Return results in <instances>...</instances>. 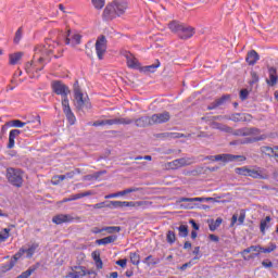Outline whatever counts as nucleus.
Here are the masks:
<instances>
[{
	"mask_svg": "<svg viewBox=\"0 0 278 278\" xmlns=\"http://www.w3.org/2000/svg\"><path fill=\"white\" fill-rule=\"evenodd\" d=\"M150 119L152 125H163L164 123H168V121H170V113L168 111L156 113L150 116Z\"/></svg>",
	"mask_w": 278,
	"mask_h": 278,
	"instance_id": "11",
	"label": "nucleus"
},
{
	"mask_svg": "<svg viewBox=\"0 0 278 278\" xmlns=\"http://www.w3.org/2000/svg\"><path fill=\"white\" fill-rule=\"evenodd\" d=\"M124 58H126V64L128 68L140 71V62L138 61V59H136V56H134V54H131L130 52H126L124 54Z\"/></svg>",
	"mask_w": 278,
	"mask_h": 278,
	"instance_id": "17",
	"label": "nucleus"
},
{
	"mask_svg": "<svg viewBox=\"0 0 278 278\" xmlns=\"http://www.w3.org/2000/svg\"><path fill=\"white\" fill-rule=\"evenodd\" d=\"M111 207H123V201H110Z\"/></svg>",
	"mask_w": 278,
	"mask_h": 278,
	"instance_id": "58",
	"label": "nucleus"
},
{
	"mask_svg": "<svg viewBox=\"0 0 278 278\" xmlns=\"http://www.w3.org/2000/svg\"><path fill=\"white\" fill-rule=\"evenodd\" d=\"M186 24L179 22V21H172L168 23V29L173 31V34H177L179 36L181 34V29H184V26Z\"/></svg>",
	"mask_w": 278,
	"mask_h": 278,
	"instance_id": "24",
	"label": "nucleus"
},
{
	"mask_svg": "<svg viewBox=\"0 0 278 278\" xmlns=\"http://www.w3.org/2000/svg\"><path fill=\"white\" fill-rule=\"evenodd\" d=\"M135 125H136V127H149L153 124L151 123V116L150 117L143 116V117L137 118L135 121Z\"/></svg>",
	"mask_w": 278,
	"mask_h": 278,
	"instance_id": "32",
	"label": "nucleus"
},
{
	"mask_svg": "<svg viewBox=\"0 0 278 278\" xmlns=\"http://www.w3.org/2000/svg\"><path fill=\"white\" fill-rule=\"evenodd\" d=\"M51 88L54 94L62 97V101H68L71 89L68 88V86H66V84H64L62 80H53L51 83Z\"/></svg>",
	"mask_w": 278,
	"mask_h": 278,
	"instance_id": "4",
	"label": "nucleus"
},
{
	"mask_svg": "<svg viewBox=\"0 0 278 278\" xmlns=\"http://www.w3.org/2000/svg\"><path fill=\"white\" fill-rule=\"evenodd\" d=\"M16 262H18V258H16V255L14 254L13 258L9 263L0 265V271L9 273V270H12L14 266H16Z\"/></svg>",
	"mask_w": 278,
	"mask_h": 278,
	"instance_id": "28",
	"label": "nucleus"
},
{
	"mask_svg": "<svg viewBox=\"0 0 278 278\" xmlns=\"http://www.w3.org/2000/svg\"><path fill=\"white\" fill-rule=\"evenodd\" d=\"M252 77V84H257L260 81V76L257 75V72H251Z\"/></svg>",
	"mask_w": 278,
	"mask_h": 278,
	"instance_id": "60",
	"label": "nucleus"
},
{
	"mask_svg": "<svg viewBox=\"0 0 278 278\" xmlns=\"http://www.w3.org/2000/svg\"><path fill=\"white\" fill-rule=\"evenodd\" d=\"M67 37L65 38V45H71L72 47H77V45H81V35L67 30Z\"/></svg>",
	"mask_w": 278,
	"mask_h": 278,
	"instance_id": "18",
	"label": "nucleus"
},
{
	"mask_svg": "<svg viewBox=\"0 0 278 278\" xmlns=\"http://www.w3.org/2000/svg\"><path fill=\"white\" fill-rule=\"evenodd\" d=\"M11 127H17L18 129L29 125V122H22L21 119H13L10 122Z\"/></svg>",
	"mask_w": 278,
	"mask_h": 278,
	"instance_id": "46",
	"label": "nucleus"
},
{
	"mask_svg": "<svg viewBox=\"0 0 278 278\" xmlns=\"http://www.w3.org/2000/svg\"><path fill=\"white\" fill-rule=\"evenodd\" d=\"M268 78L266 79L267 86L271 88L277 86L278 84V75H277V67L268 66L267 67Z\"/></svg>",
	"mask_w": 278,
	"mask_h": 278,
	"instance_id": "16",
	"label": "nucleus"
},
{
	"mask_svg": "<svg viewBox=\"0 0 278 278\" xmlns=\"http://www.w3.org/2000/svg\"><path fill=\"white\" fill-rule=\"evenodd\" d=\"M21 38H23V27H20L15 33V37H14L15 45H18L21 42Z\"/></svg>",
	"mask_w": 278,
	"mask_h": 278,
	"instance_id": "52",
	"label": "nucleus"
},
{
	"mask_svg": "<svg viewBox=\"0 0 278 278\" xmlns=\"http://www.w3.org/2000/svg\"><path fill=\"white\" fill-rule=\"evenodd\" d=\"M51 53H53V46L51 43L39 45L35 48L34 60L37 62H49Z\"/></svg>",
	"mask_w": 278,
	"mask_h": 278,
	"instance_id": "3",
	"label": "nucleus"
},
{
	"mask_svg": "<svg viewBox=\"0 0 278 278\" xmlns=\"http://www.w3.org/2000/svg\"><path fill=\"white\" fill-rule=\"evenodd\" d=\"M116 264L117 266H121V268H125L127 266V260L126 258L118 260Z\"/></svg>",
	"mask_w": 278,
	"mask_h": 278,
	"instance_id": "62",
	"label": "nucleus"
},
{
	"mask_svg": "<svg viewBox=\"0 0 278 278\" xmlns=\"http://www.w3.org/2000/svg\"><path fill=\"white\" fill-rule=\"evenodd\" d=\"M228 121H232L233 123H242L243 121H247V115L240 114V113H233L228 118Z\"/></svg>",
	"mask_w": 278,
	"mask_h": 278,
	"instance_id": "38",
	"label": "nucleus"
},
{
	"mask_svg": "<svg viewBox=\"0 0 278 278\" xmlns=\"http://www.w3.org/2000/svg\"><path fill=\"white\" fill-rule=\"evenodd\" d=\"M54 225H64V223H81V217L71 214H59L52 218Z\"/></svg>",
	"mask_w": 278,
	"mask_h": 278,
	"instance_id": "8",
	"label": "nucleus"
},
{
	"mask_svg": "<svg viewBox=\"0 0 278 278\" xmlns=\"http://www.w3.org/2000/svg\"><path fill=\"white\" fill-rule=\"evenodd\" d=\"M131 192H140V188H128L123 191H118L117 193H111L109 195H105L104 199H116L118 197H125V194H131Z\"/></svg>",
	"mask_w": 278,
	"mask_h": 278,
	"instance_id": "22",
	"label": "nucleus"
},
{
	"mask_svg": "<svg viewBox=\"0 0 278 278\" xmlns=\"http://www.w3.org/2000/svg\"><path fill=\"white\" fill-rule=\"evenodd\" d=\"M192 164V159L190 157H181L176 159L172 162L166 163V168L168 170H179V168H184V166H190Z\"/></svg>",
	"mask_w": 278,
	"mask_h": 278,
	"instance_id": "6",
	"label": "nucleus"
},
{
	"mask_svg": "<svg viewBox=\"0 0 278 278\" xmlns=\"http://www.w3.org/2000/svg\"><path fill=\"white\" fill-rule=\"evenodd\" d=\"M211 127H212V129H218L219 131H224L225 134H231L232 132L231 127H229L227 125H224V124H220L218 122H212Z\"/></svg>",
	"mask_w": 278,
	"mask_h": 278,
	"instance_id": "30",
	"label": "nucleus"
},
{
	"mask_svg": "<svg viewBox=\"0 0 278 278\" xmlns=\"http://www.w3.org/2000/svg\"><path fill=\"white\" fill-rule=\"evenodd\" d=\"M90 194H92V192H90V191H87V192H84V193H76L74 195H71L68 198V201H77L79 199H84V197H90Z\"/></svg>",
	"mask_w": 278,
	"mask_h": 278,
	"instance_id": "45",
	"label": "nucleus"
},
{
	"mask_svg": "<svg viewBox=\"0 0 278 278\" xmlns=\"http://www.w3.org/2000/svg\"><path fill=\"white\" fill-rule=\"evenodd\" d=\"M248 177H252V179H268V174L262 167H257L256 169H250Z\"/></svg>",
	"mask_w": 278,
	"mask_h": 278,
	"instance_id": "21",
	"label": "nucleus"
},
{
	"mask_svg": "<svg viewBox=\"0 0 278 278\" xmlns=\"http://www.w3.org/2000/svg\"><path fill=\"white\" fill-rule=\"evenodd\" d=\"M166 240H167V242H168L169 244H174L175 240H177V237H176V235H175V231L169 230V231L167 232Z\"/></svg>",
	"mask_w": 278,
	"mask_h": 278,
	"instance_id": "50",
	"label": "nucleus"
},
{
	"mask_svg": "<svg viewBox=\"0 0 278 278\" xmlns=\"http://www.w3.org/2000/svg\"><path fill=\"white\" fill-rule=\"evenodd\" d=\"M258 60H260V54L257 53V51L251 50L250 52H248V56L245 59V62L250 66H255V64H257Z\"/></svg>",
	"mask_w": 278,
	"mask_h": 278,
	"instance_id": "25",
	"label": "nucleus"
},
{
	"mask_svg": "<svg viewBox=\"0 0 278 278\" xmlns=\"http://www.w3.org/2000/svg\"><path fill=\"white\" fill-rule=\"evenodd\" d=\"M91 3L96 10H103L105 8V0H91Z\"/></svg>",
	"mask_w": 278,
	"mask_h": 278,
	"instance_id": "48",
	"label": "nucleus"
},
{
	"mask_svg": "<svg viewBox=\"0 0 278 278\" xmlns=\"http://www.w3.org/2000/svg\"><path fill=\"white\" fill-rule=\"evenodd\" d=\"M10 238V228H4L2 231H0V243L5 242Z\"/></svg>",
	"mask_w": 278,
	"mask_h": 278,
	"instance_id": "49",
	"label": "nucleus"
},
{
	"mask_svg": "<svg viewBox=\"0 0 278 278\" xmlns=\"http://www.w3.org/2000/svg\"><path fill=\"white\" fill-rule=\"evenodd\" d=\"M129 257L134 266H138V264H140V254H138L137 252H130Z\"/></svg>",
	"mask_w": 278,
	"mask_h": 278,
	"instance_id": "47",
	"label": "nucleus"
},
{
	"mask_svg": "<svg viewBox=\"0 0 278 278\" xmlns=\"http://www.w3.org/2000/svg\"><path fill=\"white\" fill-rule=\"evenodd\" d=\"M240 99H241V101H247V99H249V90L248 89H242L240 91Z\"/></svg>",
	"mask_w": 278,
	"mask_h": 278,
	"instance_id": "56",
	"label": "nucleus"
},
{
	"mask_svg": "<svg viewBox=\"0 0 278 278\" xmlns=\"http://www.w3.org/2000/svg\"><path fill=\"white\" fill-rule=\"evenodd\" d=\"M127 1L125 0H114L112 3H109L103 11V18L105 21H112L116 16H123L127 12Z\"/></svg>",
	"mask_w": 278,
	"mask_h": 278,
	"instance_id": "1",
	"label": "nucleus"
},
{
	"mask_svg": "<svg viewBox=\"0 0 278 278\" xmlns=\"http://www.w3.org/2000/svg\"><path fill=\"white\" fill-rule=\"evenodd\" d=\"M245 218H247V214L245 213H241L239 215V217H238L237 214L232 215L230 227H233L237 223H239V225H244Z\"/></svg>",
	"mask_w": 278,
	"mask_h": 278,
	"instance_id": "33",
	"label": "nucleus"
},
{
	"mask_svg": "<svg viewBox=\"0 0 278 278\" xmlns=\"http://www.w3.org/2000/svg\"><path fill=\"white\" fill-rule=\"evenodd\" d=\"M108 51V39L104 35L98 37L96 41V53L99 60H103L105 52Z\"/></svg>",
	"mask_w": 278,
	"mask_h": 278,
	"instance_id": "9",
	"label": "nucleus"
},
{
	"mask_svg": "<svg viewBox=\"0 0 278 278\" xmlns=\"http://www.w3.org/2000/svg\"><path fill=\"white\" fill-rule=\"evenodd\" d=\"M137 205L135 207L137 210H149L153 205V202L151 201H136Z\"/></svg>",
	"mask_w": 278,
	"mask_h": 278,
	"instance_id": "39",
	"label": "nucleus"
},
{
	"mask_svg": "<svg viewBox=\"0 0 278 278\" xmlns=\"http://www.w3.org/2000/svg\"><path fill=\"white\" fill-rule=\"evenodd\" d=\"M62 181H64V176L62 175H56L54 177H52V186H60V184H62Z\"/></svg>",
	"mask_w": 278,
	"mask_h": 278,
	"instance_id": "51",
	"label": "nucleus"
},
{
	"mask_svg": "<svg viewBox=\"0 0 278 278\" xmlns=\"http://www.w3.org/2000/svg\"><path fill=\"white\" fill-rule=\"evenodd\" d=\"M23 175H25L23 169L8 167L5 178L11 186H14V188H23Z\"/></svg>",
	"mask_w": 278,
	"mask_h": 278,
	"instance_id": "2",
	"label": "nucleus"
},
{
	"mask_svg": "<svg viewBox=\"0 0 278 278\" xmlns=\"http://www.w3.org/2000/svg\"><path fill=\"white\" fill-rule=\"evenodd\" d=\"M61 105L68 125H75V123H77V117L75 116V113H73V110H71V102L68 100H62Z\"/></svg>",
	"mask_w": 278,
	"mask_h": 278,
	"instance_id": "10",
	"label": "nucleus"
},
{
	"mask_svg": "<svg viewBox=\"0 0 278 278\" xmlns=\"http://www.w3.org/2000/svg\"><path fill=\"white\" fill-rule=\"evenodd\" d=\"M247 254L248 253H244V251L241 252V255H242L244 262H249L250 260H253V258L257 257V255H260V254H252V255L247 256Z\"/></svg>",
	"mask_w": 278,
	"mask_h": 278,
	"instance_id": "57",
	"label": "nucleus"
},
{
	"mask_svg": "<svg viewBox=\"0 0 278 278\" xmlns=\"http://www.w3.org/2000/svg\"><path fill=\"white\" fill-rule=\"evenodd\" d=\"M207 160H214L215 162H236V160H240V162H247V156L243 155H233V154H218L215 156H208Z\"/></svg>",
	"mask_w": 278,
	"mask_h": 278,
	"instance_id": "7",
	"label": "nucleus"
},
{
	"mask_svg": "<svg viewBox=\"0 0 278 278\" xmlns=\"http://www.w3.org/2000/svg\"><path fill=\"white\" fill-rule=\"evenodd\" d=\"M38 243H33L28 249H20L17 253H15V260H21L23 255L26 253V257L29 260L34 257V253H36V250L38 249Z\"/></svg>",
	"mask_w": 278,
	"mask_h": 278,
	"instance_id": "13",
	"label": "nucleus"
},
{
	"mask_svg": "<svg viewBox=\"0 0 278 278\" xmlns=\"http://www.w3.org/2000/svg\"><path fill=\"white\" fill-rule=\"evenodd\" d=\"M270 220H273L270 216H266L264 219L261 220L260 230H261V233H263V236H266V229H268V225H270Z\"/></svg>",
	"mask_w": 278,
	"mask_h": 278,
	"instance_id": "35",
	"label": "nucleus"
},
{
	"mask_svg": "<svg viewBox=\"0 0 278 278\" xmlns=\"http://www.w3.org/2000/svg\"><path fill=\"white\" fill-rule=\"evenodd\" d=\"M21 136V130L12 129L9 134V143L7 146L8 149H14L15 140Z\"/></svg>",
	"mask_w": 278,
	"mask_h": 278,
	"instance_id": "27",
	"label": "nucleus"
},
{
	"mask_svg": "<svg viewBox=\"0 0 278 278\" xmlns=\"http://www.w3.org/2000/svg\"><path fill=\"white\" fill-rule=\"evenodd\" d=\"M203 201H212V198H180L178 203H203Z\"/></svg>",
	"mask_w": 278,
	"mask_h": 278,
	"instance_id": "31",
	"label": "nucleus"
},
{
	"mask_svg": "<svg viewBox=\"0 0 278 278\" xmlns=\"http://www.w3.org/2000/svg\"><path fill=\"white\" fill-rule=\"evenodd\" d=\"M88 125H91V127H105V119L96 121L93 123H89Z\"/></svg>",
	"mask_w": 278,
	"mask_h": 278,
	"instance_id": "54",
	"label": "nucleus"
},
{
	"mask_svg": "<svg viewBox=\"0 0 278 278\" xmlns=\"http://www.w3.org/2000/svg\"><path fill=\"white\" fill-rule=\"evenodd\" d=\"M250 170L251 169L249 167L243 166V167H237L235 169V173H237V175H242L243 177H249Z\"/></svg>",
	"mask_w": 278,
	"mask_h": 278,
	"instance_id": "43",
	"label": "nucleus"
},
{
	"mask_svg": "<svg viewBox=\"0 0 278 278\" xmlns=\"http://www.w3.org/2000/svg\"><path fill=\"white\" fill-rule=\"evenodd\" d=\"M160 68V60H156V64L147 65L140 68L141 73H155Z\"/></svg>",
	"mask_w": 278,
	"mask_h": 278,
	"instance_id": "36",
	"label": "nucleus"
},
{
	"mask_svg": "<svg viewBox=\"0 0 278 278\" xmlns=\"http://www.w3.org/2000/svg\"><path fill=\"white\" fill-rule=\"evenodd\" d=\"M91 207L93 210H103V207H112V205L106 204L105 202H100V203L93 204Z\"/></svg>",
	"mask_w": 278,
	"mask_h": 278,
	"instance_id": "53",
	"label": "nucleus"
},
{
	"mask_svg": "<svg viewBox=\"0 0 278 278\" xmlns=\"http://www.w3.org/2000/svg\"><path fill=\"white\" fill-rule=\"evenodd\" d=\"M116 240H118V236L116 235H111L109 237H104L102 239H98L96 241V244H98L99 247H105L106 244H112L114 243Z\"/></svg>",
	"mask_w": 278,
	"mask_h": 278,
	"instance_id": "26",
	"label": "nucleus"
},
{
	"mask_svg": "<svg viewBox=\"0 0 278 278\" xmlns=\"http://www.w3.org/2000/svg\"><path fill=\"white\" fill-rule=\"evenodd\" d=\"M74 99H75L76 110H84V109L90 110V108H92L90 100L84 97V93L79 88L74 89Z\"/></svg>",
	"mask_w": 278,
	"mask_h": 278,
	"instance_id": "5",
	"label": "nucleus"
},
{
	"mask_svg": "<svg viewBox=\"0 0 278 278\" xmlns=\"http://www.w3.org/2000/svg\"><path fill=\"white\" fill-rule=\"evenodd\" d=\"M229 99H231L230 94H224L222 98L215 100L214 102H212L208 106L207 110H216V108H220V105H225L227 103V101H229Z\"/></svg>",
	"mask_w": 278,
	"mask_h": 278,
	"instance_id": "23",
	"label": "nucleus"
},
{
	"mask_svg": "<svg viewBox=\"0 0 278 278\" xmlns=\"http://www.w3.org/2000/svg\"><path fill=\"white\" fill-rule=\"evenodd\" d=\"M223 225V218H217L215 220H212L208 225L211 231H216L217 227H220Z\"/></svg>",
	"mask_w": 278,
	"mask_h": 278,
	"instance_id": "40",
	"label": "nucleus"
},
{
	"mask_svg": "<svg viewBox=\"0 0 278 278\" xmlns=\"http://www.w3.org/2000/svg\"><path fill=\"white\" fill-rule=\"evenodd\" d=\"M192 36H194V28L186 24L180 30V34H178V38H180V40H188L189 38H192Z\"/></svg>",
	"mask_w": 278,
	"mask_h": 278,
	"instance_id": "20",
	"label": "nucleus"
},
{
	"mask_svg": "<svg viewBox=\"0 0 278 278\" xmlns=\"http://www.w3.org/2000/svg\"><path fill=\"white\" fill-rule=\"evenodd\" d=\"M277 249V244L275 243H269L268 248H262L261 245H251L248 249L243 250V253H251V252H257L260 251L261 253H273Z\"/></svg>",
	"mask_w": 278,
	"mask_h": 278,
	"instance_id": "14",
	"label": "nucleus"
},
{
	"mask_svg": "<svg viewBox=\"0 0 278 278\" xmlns=\"http://www.w3.org/2000/svg\"><path fill=\"white\" fill-rule=\"evenodd\" d=\"M278 151V146L270 148L268 146H263L261 147V153H263V155H267V157H275V153H277Z\"/></svg>",
	"mask_w": 278,
	"mask_h": 278,
	"instance_id": "29",
	"label": "nucleus"
},
{
	"mask_svg": "<svg viewBox=\"0 0 278 278\" xmlns=\"http://www.w3.org/2000/svg\"><path fill=\"white\" fill-rule=\"evenodd\" d=\"M134 123V119L119 117V118H113V119H104V126L109 125H131Z\"/></svg>",
	"mask_w": 278,
	"mask_h": 278,
	"instance_id": "19",
	"label": "nucleus"
},
{
	"mask_svg": "<svg viewBox=\"0 0 278 278\" xmlns=\"http://www.w3.org/2000/svg\"><path fill=\"white\" fill-rule=\"evenodd\" d=\"M180 210H194V204H180Z\"/></svg>",
	"mask_w": 278,
	"mask_h": 278,
	"instance_id": "63",
	"label": "nucleus"
},
{
	"mask_svg": "<svg viewBox=\"0 0 278 278\" xmlns=\"http://www.w3.org/2000/svg\"><path fill=\"white\" fill-rule=\"evenodd\" d=\"M143 264H147L148 266H155V265L160 264V260L159 258H153V255H149L143 261Z\"/></svg>",
	"mask_w": 278,
	"mask_h": 278,
	"instance_id": "44",
	"label": "nucleus"
},
{
	"mask_svg": "<svg viewBox=\"0 0 278 278\" xmlns=\"http://www.w3.org/2000/svg\"><path fill=\"white\" fill-rule=\"evenodd\" d=\"M232 132H228L231 134L232 136H257V134H260V129L252 127V128H239L237 130H233V128H231Z\"/></svg>",
	"mask_w": 278,
	"mask_h": 278,
	"instance_id": "15",
	"label": "nucleus"
},
{
	"mask_svg": "<svg viewBox=\"0 0 278 278\" xmlns=\"http://www.w3.org/2000/svg\"><path fill=\"white\" fill-rule=\"evenodd\" d=\"M86 275H97L94 270H87L85 266H75L73 271H71L66 277L70 278H80L86 277Z\"/></svg>",
	"mask_w": 278,
	"mask_h": 278,
	"instance_id": "12",
	"label": "nucleus"
},
{
	"mask_svg": "<svg viewBox=\"0 0 278 278\" xmlns=\"http://www.w3.org/2000/svg\"><path fill=\"white\" fill-rule=\"evenodd\" d=\"M188 233H189L188 225H180L178 227V236L180 238H188Z\"/></svg>",
	"mask_w": 278,
	"mask_h": 278,
	"instance_id": "41",
	"label": "nucleus"
},
{
	"mask_svg": "<svg viewBox=\"0 0 278 278\" xmlns=\"http://www.w3.org/2000/svg\"><path fill=\"white\" fill-rule=\"evenodd\" d=\"M262 140H266V135H261L260 137L254 138H245L241 141V144H253V142H261Z\"/></svg>",
	"mask_w": 278,
	"mask_h": 278,
	"instance_id": "37",
	"label": "nucleus"
},
{
	"mask_svg": "<svg viewBox=\"0 0 278 278\" xmlns=\"http://www.w3.org/2000/svg\"><path fill=\"white\" fill-rule=\"evenodd\" d=\"M168 137L169 138H175V139H177V138H188V136H186L181 132H169Z\"/></svg>",
	"mask_w": 278,
	"mask_h": 278,
	"instance_id": "55",
	"label": "nucleus"
},
{
	"mask_svg": "<svg viewBox=\"0 0 278 278\" xmlns=\"http://www.w3.org/2000/svg\"><path fill=\"white\" fill-rule=\"evenodd\" d=\"M262 266H264V268H273V262H270V261H263L262 262Z\"/></svg>",
	"mask_w": 278,
	"mask_h": 278,
	"instance_id": "64",
	"label": "nucleus"
},
{
	"mask_svg": "<svg viewBox=\"0 0 278 278\" xmlns=\"http://www.w3.org/2000/svg\"><path fill=\"white\" fill-rule=\"evenodd\" d=\"M23 58V52H16L13 54L9 55V64H11V66H15V64H18V62H21Z\"/></svg>",
	"mask_w": 278,
	"mask_h": 278,
	"instance_id": "34",
	"label": "nucleus"
},
{
	"mask_svg": "<svg viewBox=\"0 0 278 278\" xmlns=\"http://www.w3.org/2000/svg\"><path fill=\"white\" fill-rule=\"evenodd\" d=\"M102 230L106 231V233H121L119 226H106V227H103Z\"/></svg>",
	"mask_w": 278,
	"mask_h": 278,
	"instance_id": "42",
	"label": "nucleus"
},
{
	"mask_svg": "<svg viewBox=\"0 0 278 278\" xmlns=\"http://www.w3.org/2000/svg\"><path fill=\"white\" fill-rule=\"evenodd\" d=\"M201 248L200 247H195L193 250V255H197L195 257H193V260H201Z\"/></svg>",
	"mask_w": 278,
	"mask_h": 278,
	"instance_id": "59",
	"label": "nucleus"
},
{
	"mask_svg": "<svg viewBox=\"0 0 278 278\" xmlns=\"http://www.w3.org/2000/svg\"><path fill=\"white\" fill-rule=\"evenodd\" d=\"M91 257H92L93 262H98L99 260H101V253L94 251L91 253Z\"/></svg>",
	"mask_w": 278,
	"mask_h": 278,
	"instance_id": "61",
	"label": "nucleus"
}]
</instances>
